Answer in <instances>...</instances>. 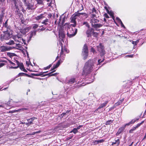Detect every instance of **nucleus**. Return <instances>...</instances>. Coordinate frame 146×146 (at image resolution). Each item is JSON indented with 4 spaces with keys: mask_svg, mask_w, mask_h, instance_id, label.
<instances>
[{
    "mask_svg": "<svg viewBox=\"0 0 146 146\" xmlns=\"http://www.w3.org/2000/svg\"><path fill=\"white\" fill-rule=\"evenodd\" d=\"M91 13V15L90 22L92 26L96 30L97 29L102 27L103 25L101 24L98 23L100 21L97 19L96 17V15L98 14V12L95 7L92 9Z\"/></svg>",
    "mask_w": 146,
    "mask_h": 146,
    "instance_id": "f257e3e1",
    "label": "nucleus"
},
{
    "mask_svg": "<svg viewBox=\"0 0 146 146\" xmlns=\"http://www.w3.org/2000/svg\"><path fill=\"white\" fill-rule=\"evenodd\" d=\"M94 63L92 60H89L85 63L83 69L82 75L90 74L93 70Z\"/></svg>",
    "mask_w": 146,
    "mask_h": 146,
    "instance_id": "f03ea898",
    "label": "nucleus"
},
{
    "mask_svg": "<svg viewBox=\"0 0 146 146\" xmlns=\"http://www.w3.org/2000/svg\"><path fill=\"white\" fill-rule=\"evenodd\" d=\"M97 50L99 52L101 56H103L106 54L104 45L102 43H100L98 45L96 46Z\"/></svg>",
    "mask_w": 146,
    "mask_h": 146,
    "instance_id": "7ed1b4c3",
    "label": "nucleus"
},
{
    "mask_svg": "<svg viewBox=\"0 0 146 146\" xmlns=\"http://www.w3.org/2000/svg\"><path fill=\"white\" fill-rule=\"evenodd\" d=\"M81 55L84 60L86 59L88 56V47L86 44H84L82 47Z\"/></svg>",
    "mask_w": 146,
    "mask_h": 146,
    "instance_id": "20e7f679",
    "label": "nucleus"
},
{
    "mask_svg": "<svg viewBox=\"0 0 146 146\" xmlns=\"http://www.w3.org/2000/svg\"><path fill=\"white\" fill-rule=\"evenodd\" d=\"M3 34H1L0 36V40L2 42L9 39L11 37V32L4 31Z\"/></svg>",
    "mask_w": 146,
    "mask_h": 146,
    "instance_id": "39448f33",
    "label": "nucleus"
},
{
    "mask_svg": "<svg viewBox=\"0 0 146 146\" xmlns=\"http://www.w3.org/2000/svg\"><path fill=\"white\" fill-rule=\"evenodd\" d=\"M77 29L76 28H75L74 29L72 28L69 29L68 30L67 33L68 37L71 38L77 34Z\"/></svg>",
    "mask_w": 146,
    "mask_h": 146,
    "instance_id": "423d86ee",
    "label": "nucleus"
},
{
    "mask_svg": "<svg viewBox=\"0 0 146 146\" xmlns=\"http://www.w3.org/2000/svg\"><path fill=\"white\" fill-rule=\"evenodd\" d=\"M14 3L15 4V15L18 16L19 17H22L23 16L22 13H21V11L19 9V6L17 5V2L15 0H14Z\"/></svg>",
    "mask_w": 146,
    "mask_h": 146,
    "instance_id": "0eeeda50",
    "label": "nucleus"
},
{
    "mask_svg": "<svg viewBox=\"0 0 146 146\" xmlns=\"http://www.w3.org/2000/svg\"><path fill=\"white\" fill-rule=\"evenodd\" d=\"M24 4L25 6L27 7L26 9L35 10L36 8V7L34 6V4L33 3H28L26 2V3Z\"/></svg>",
    "mask_w": 146,
    "mask_h": 146,
    "instance_id": "6e6552de",
    "label": "nucleus"
},
{
    "mask_svg": "<svg viewBox=\"0 0 146 146\" xmlns=\"http://www.w3.org/2000/svg\"><path fill=\"white\" fill-rule=\"evenodd\" d=\"M13 48L11 47L2 45L0 46V52H3L12 50Z\"/></svg>",
    "mask_w": 146,
    "mask_h": 146,
    "instance_id": "1a4fd4ad",
    "label": "nucleus"
},
{
    "mask_svg": "<svg viewBox=\"0 0 146 146\" xmlns=\"http://www.w3.org/2000/svg\"><path fill=\"white\" fill-rule=\"evenodd\" d=\"M31 29V27H29L24 28H22L20 29V32L23 35H25L27 33L29 32Z\"/></svg>",
    "mask_w": 146,
    "mask_h": 146,
    "instance_id": "9d476101",
    "label": "nucleus"
},
{
    "mask_svg": "<svg viewBox=\"0 0 146 146\" xmlns=\"http://www.w3.org/2000/svg\"><path fill=\"white\" fill-rule=\"evenodd\" d=\"M108 103V101H106L105 102L102 104L99 107H98L94 111V112H96L97 113L100 112L98 111V110L101 109L102 108H103L104 107L106 106L107 104Z\"/></svg>",
    "mask_w": 146,
    "mask_h": 146,
    "instance_id": "9b49d317",
    "label": "nucleus"
},
{
    "mask_svg": "<svg viewBox=\"0 0 146 146\" xmlns=\"http://www.w3.org/2000/svg\"><path fill=\"white\" fill-rule=\"evenodd\" d=\"M13 38L16 42L22 43V42H23V38L20 36L19 35H17L13 37Z\"/></svg>",
    "mask_w": 146,
    "mask_h": 146,
    "instance_id": "f8f14e48",
    "label": "nucleus"
},
{
    "mask_svg": "<svg viewBox=\"0 0 146 146\" xmlns=\"http://www.w3.org/2000/svg\"><path fill=\"white\" fill-rule=\"evenodd\" d=\"M77 17H75L72 15L70 18V22L73 24L71 25L73 27H75L77 25V22L76 21Z\"/></svg>",
    "mask_w": 146,
    "mask_h": 146,
    "instance_id": "ddd939ff",
    "label": "nucleus"
},
{
    "mask_svg": "<svg viewBox=\"0 0 146 146\" xmlns=\"http://www.w3.org/2000/svg\"><path fill=\"white\" fill-rule=\"evenodd\" d=\"M94 30L92 28H88L86 32V34L87 35V37L88 38L91 37L92 31Z\"/></svg>",
    "mask_w": 146,
    "mask_h": 146,
    "instance_id": "4468645a",
    "label": "nucleus"
},
{
    "mask_svg": "<svg viewBox=\"0 0 146 146\" xmlns=\"http://www.w3.org/2000/svg\"><path fill=\"white\" fill-rule=\"evenodd\" d=\"M37 118L36 117H33L29 119H27V123H26L25 124L28 126H29L30 125L33 124V121L34 120L37 119Z\"/></svg>",
    "mask_w": 146,
    "mask_h": 146,
    "instance_id": "2eb2a0df",
    "label": "nucleus"
},
{
    "mask_svg": "<svg viewBox=\"0 0 146 146\" xmlns=\"http://www.w3.org/2000/svg\"><path fill=\"white\" fill-rule=\"evenodd\" d=\"M120 143V139L118 138H115V142H112L111 145H116L117 146H118Z\"/></svg>",
    "mask_w": 146,
    "mask_h": 146,
    "instance_id": "dca6fc26",
    "label": "nucleus"
},
{
    "mask_svg": "<svg viewBox=\"0 0 146 146\" xmlns=\"http://www.w3.org/2000/svg\"><path fill=\"white\" fill-rule=\"evenodd\" d=\"M56 71V70H53V71H52L51 72L48 73L47 74H44V75H43V76H56L57 74H58V73H56L54 74H52V73Z\"/></svg>",
    "mask_w": 146,
    "mask_h": 146,
    "instance_id": "f3484780",
    "label": "nucleus"
},
{
    "mask_svg": "<svg viewBox=\"0 0 146 146\" xmlns=\"http://www.w3.org/2000/svg\"><path fill=\"white\" fill-rule=\"evenodd\" d=\"M36 31H31L29 33V40H31L33 36L35 35L36 34Z\"/></svg>",
    "mask_w": 146,
    "mask_h": 146,
    "instance_id": "a211bd4d",
    "label": "nucleus"
},
{
    "mask_svg": "<svg viewBox=\"0 0 146 146\" xmlns=\"http://www.w3.org/2000/svg\"><path fill=\"white\" fill-rule=\"evenodd\" d=\"M45 17L44 16V14H42L40 15L35 17V19L37 21H38L42 19L43 18Z\"/></svg>",
    "mask_w": 146,
    "mask_h": 146,
    "instance_id": "6ab92c4d",
    "label": "nucleus"
},
{
    "mask_svg": "<svg viewBox=\"0 0 146 146\" xmlns=\"http://www.w3.org/2000/svg\"><path fill=\"white\" fill-rule=\"evenodd\" d=\"M125 127H122L119 128L118 131L117 132L116 134V135L117 136L119 135L121 132H122L125 129Z\"/></svg>",
    "mask_w": 146,
    "mask_h": 146,
    "instance_id": "aec40b11",
    "label": "nucleus"
},
{
    "mask_svg": "<svg viewBox=\"0 0 146 146\" xmlns=\"http://www.w3.org/2000/svg\"><path fill=\"white\" fill-rule=\"evenodd\" d=\"M19 68L22 71L25 72H27V71L25 69V68L24 65L23 63H21V64L19 66Z\"/></svg>",
    "mask_w": 146,
    "mask_h": 146,
    "instance_id": "412c9836",
    "label": "nucleus"
},
{
    "mask_svg": "<svg viewBox=\"0 0 146 146\" xmlns=\"http://www.w3.org/2000/svg\"><path fill=\"white\" fill-rule=\"evenodd\" d=\"M3 28H5L6 29V31H7L8 32H11L12 33V29L10 25H8V26H6Z\"/></svg>",
    "mask_w": 146,
    "mask_h": 146,
    "instance_id": "4be33fe9",
    "label": "nucleus"
},
{
    "mask_svg": "<svg viewBox=\"0 0 146 146\" xmlns=\"http://www.w3.org/2000/svg\"><path fill=\"white\" fill-rule=\"evenodd\" d=\"M65 57V54H60V59L59 60H60V62L62 63L63 60H64Z\"/></svg>",
    "mask_w": 146,
    "mask_h": 146,
    "instance_id": "5701e85b",
    "label": "nucleus"
},
{
    "mask_svg": "<svg viewBox=\"0 0 146 146\" xmlns=\"http://www.w3.org/2000/svg\"><path fill=\"white\" fill-rule=\"evenodd\" d=\"M81 16L82 18H84L85 19L88 18L89 16V15L88 13H81Z\"/></svg>",
    "mask_w": 146,
    "mask_h": 146,
    "instance_id": "b1692460",
    "label": "nucleus"
},
{
    "mask_svg": "<svg viewBox=\"0 0 146 146\" xmlns=\"http://www.w3.org/2000/svg\"><path fill=\"white\" fill-rule=\"evenodd\" d=\"M124 100V98H123L121 100H119L117 103L115 104V105L116 106H117L120 105L122 103V102H123Z\"/></svg>",
    "mask_w": 146,
    "mask_h": 146,
    "instance_id": "393cba45",
    "label": "nucleus"
},
{
    "mask_svg": "<svg viewBox=\"0 0 146 146\" xmlns=\"http://www.w3.org/2000/svg\"><path fill=\"white\" fill-rule=\"evenodd\" d=\"M104 141H105L103 139L99 140H95L94 141V144L96 145L99 143L103 142Z\"/></svg>",
    "mask_w": 146,
    "mask_h": 146,
    "instance_id": "a878e982",
    "label": "nucleus"
},
{
    "mask_svg": "<svg viewBox=\"0 0 146 146\" xmlns=\"http://www.w3.org/2000/svg\"><path fill=\"white\" fill-rule=\"evenodd\" d=\"M18 76H26L30 77H31V76L27 74L21 72L20 73L18 74Z\"/></svg>",
    "mask_w": 146,
    "mask_h": 146,
    "instance_id": "bb28decb",
    "label": "nucleus"
},
{
    "mask_svg": "<svg viewBox=\"0 0 146 146\" xmlns=\"http://www.w3.org/2000/svg\"><path fill=\"white\" fill-rule=\"evenodd\" d=\"M64 37V34L62 35V39H61L60 40V42L59 44L62 48H63V44L62 43V42H64L63 41V38Z\"/></svg>",
    "mask_w": 146,
    "mask_h": 146,
    "instance_id": "cd10ccee",
    "label": "nucleus"
},
{
    "mask_svg": "<svg viewBox=\"0 0 146 146\" xmlns=\"http://www.w3.org/2000/svg\"><path fill=\"white\" fill-rule=\"evenodd\" d=\"M81 15V13H79V12L78 13L77 12H75L72 15L75 17H80Z\"/></svg>",
    "mask_w": 146,
    "mask_h": 146,
    "instance_id": "c85d7f7f",
    "label": "nucleus"
},
{
    "mask_svg": "<svg viewBox=\"0 0 146 146\" xmlns=\"http://www.w3.org/2000/svg\"><path fill=\"white\" fill-rule=\"evenodd\" d=\"M110 16H111L112 18L113 19V20L115 22V17L114 15V13L112 11H110L109 13H108Z\"/></svg>",
    "mask_w": 146,
    "mask_h": 146,
    "instance_id": "c756f323",
    "label": "nucleus"
},
{
    "mask_svg": "<svg viewBox=\"0 0 146 146\" xmlns=\"http://www.w3.org/2000/svg\"><path fill=\"white\" fill-rule=\"evenodd\" d=\"M60 60H58L56 64H54L53 66L55 69L57 68L60 65V63H62L61 62H60Z\"/></svg>",
    "mask_w": 146,
    "mask_h": 146,
    "instance_id": "7c9ffc66",
    "label": "nucleus"
},
{
    "mask_svg": "<svg viewBox=\"0 0 146 146\" xmlns=\"http://www.w3.org/2000/svg\"><path fill=\"white\" fill-rule=\"evenodd\" d=\"M7 55L11 58L12 57L15 56L16 55V54L14 53H12L10 52L7 53Z\"/></svg>",
    "mask_w": 146,
    "mask_h": 146,
    "instance_id": "2f4dec72",
    "label": "nucleus"
},
{
    "mask_svg": "<svg viewBox=\"0 0 146 146\" xmlns=\"http://www.w3.org/2000/svg\"><path fill=\"white\" fill-rule=\"evenodd\" d=\"M19 18H20L22 23L23 24H26V21L24 20V18L23 16H22V17H19Z\"/></svg>",
    "mask_w": 146,
    "mask_h": 146,
    "instance_id": "473e14b6",
    "label": "nucleus"
},
{
    "mask_svg": "<svg viewBox=\"0 0 146 146\" xmlns=\"http://www.w3.org/2000/svg\"><path fill=\"white\" fill-rule=\"evenodd\" d=\"M15 44V42L13 40H10L9 42H6V44L9 45H12Z\"/></svg>",
    "mask_w": 146,
    "mask_h": 146,
    "instance_id": "72a5a7b5",
    "label": "nucleus"
},
{
    "mask_svg": "<svg viewBox=\"0 0 146 146\" xmlns=\"http://www.w3.org/2000/svg\"><path fill=\"white\" fill-rule=\"evenodd\" d=\"M31 75L32 76H42V75H43L42 73L40 72L38 74H34V73H32Z\"/></svg>",
    "mask_w": 146,
    "mask_h": 146,
    "instance_id": "f704fd0d",
    "label": "nucleus"
},
{
    "mask_svg": "<svg viewBox=\"0 0 146 146\" xmlns=\"http://www.w3.org/2000/svg\"><path fill=\"white\" fill-rule=\"evenodd\" d=\"M48 20L46 19L43 21L42 22V24H44V25H46L48 24Z\"/></svg>",
    "mask_w": 146,
    "mask_h": 146,
    "instance_id": "c9c22d12",
    "label": "nucleus"
},
{
    "mask_svg": "<svg viewBox=\"0 0 146 146\" xmlns=\"http://www.w3.org/2000/svg\"><path fill=\"white\" fill-rule=\"evenodd\" d=\"M83 25H85V26L88 28H90V25L87 22L85 21L83 23Z\"/></svg>",
    "mask_w": 146,
    "mask_h": 146,
    "instance_id": "e433bc0d",
    "label": "nucleus"
},
{
    "mask_svg": "<svg viewBox=\"0 0 146 146\" xmlns=\"http://www.w3.org/2000/svg\"><path fill=\"white\" fill-rule=\"evenodd\" d=\"M8 19H7L5 23H3V27H5L6 26H8L9 25L8 23Z\"/></svg>",
    "mask_w": 146,
    "mask_h": 146,
    "instance_id": "4c0bfd02",
    "label": "nucleus"
},
{
    "mask_svg": "<svg viewBox=\"0 0 146 146\" xmlns=\"http://www.w3.org/2000/svg\"><path fill=\"white\" fill-rule=\"evenodd\" d=\"M113 120H109L107 121L105 123V124L106 125L110 124L111 123H113Z\"/></svg>",
    "mask_w": 146,
    "mask_h": 146,
    "instance_id": "58836bf2",
    "label": "nucleus"
},
{
    "mask_svg": "<svg viewBox=\"0 0 146 146\" xmlns=\"http://www.w3.org/2000/svg\"><path fill=\"white\" fill-rule=\"evenodd\" d=\"M75 81L76 80L75 78H72L69 80V82L71 84H73L74 83Z\"/></svg>",
    "mask_w": 146,
    "mask_h": 146,
    "instance_id": "ea45409f",
    "label": "nucleus"
},
{
    "mask_svg": "<svg viewBox=\"0 0 146 146\" xmlns=\"http://www.w3.org/2000/svg\"><path fill=\"white\" fill-rule=\"evenodd\" d=\"M78 132V130L76 128H74L70 132V133H73L74 134H75L77 133Z\"/></svg>",
    "mask_w": 146,
    "mask_h": 146,
    "instance_id": "a19ab883",
    "label": "nucleus"
},
{
    "mask_svg": "<svg viewBox=\"0 0 146 146\" xmlns=\"http://www.w3.org/2000/svg\"><path fill=\"white\" fill-rule=\"evenodd\" d=\"M139 119V118H136L134 119H132L130 121V123L131 124H134L136 121H138Z\"/></svg>",
    "mask_w": 146,
    "mask_h": 146,
    "instance_id": "79ce46f5",
    "label": "nucleus"
},
{
    "mask_svg": "<svg viewBox=\"0 0 146 146\" xmlns=\"http://www.w3.org/2000/svg\"><path fill=\"white\" fill-rule=\"evenodd\" d=\"M38 27V25L36 24H34L33 25L32 28L35 30Z\"/></svg>",
    "mask_w": 146,
    "mask_h": 146,
    "instance_id": "37998d69",
    "label": "nucleus"
},
{
    "mask_svg": "<svg viewBox=\"0 0 146 146\" xmlns=\"http://www.w3.org/2000/svg\"><path fill=\"white\" fill-rule=\"evenodd\" d=\"M90 52H92L93 54L96 53V51L95 49L93 47H92L90 49Z\"/></svg>",
    "mask_w": 146,
    "mask_h": 146,
    "instance_id": "c03bdc74",
    "label": "nucleus"
},
{
    "mask_svg": "<svg viewBox=\"0 0 146 146\" xmlns=\"http://www.w3.org/2000/svg\"><path fill=\"white\" fill-rule=\"evenodd\" d=\"M94 31L93 30L92 34L94 37H97L98 36V33L96 32H94Z\"/></svg>",
    "mask_w": 146,
    "mask_h": 146,
    "instance_id": "a18cd8bd",
    "label": "nucleus"
},
{
    "mask_svg": "<svg viewBox=\"0 0 146 146\" xmlns=\"http://www.w3.org/2000/svg\"><path fill=\"white\" fill-rule=\"evenodd\" d=\"M139 40L138 39L135 41H133L132 43L135 45H136L139 42Z\"/></svg>",
    "mask_w": 146,
    "mask_h": 146,
    "instance_id": "49530a36",
    "label": "nucleus"
},
{
    "mask_svg": "<svg viewBox=\"0 0 146 146\" xmlns=\"http://www.w3.org/2000/svg\"><path fill=\"white\" fill-rule=\"evenodd\" d=\"M15 62L17 64V66H16V67H17V68H19V66L20 65V64H21V62H19L17 60H15Z\"/></svg>",
    "mask_w": 146,
    "mask_h": 146,
    "instance_id": "de8ad7c7",
    "label": "nucleus"
},
{
    "mask_svg": "<svg viewBox=\"0 0 146 146\" xmlns=\"http://www.w3.org/2000/svg\"><path fill=\"white\" fill-rule=\"evenodd\" d=\"M52 66V64H50L48 66L45 67L43 69L44 70H46L47 69H49Z\"/></svg>",
    "mask_w": 146,
    "mask_h": 146,
    "instance_id": "09e8293b",
    "label": "nucleus"
},
{
    "mask_svg": "<svg viewBox=\"0 0 146 146\" xmlns=\"http://www.w3.org/2000/svg\"><path fill=\"white\" fill-rule=\"evenodd\" d=\"M144 122V121H143L141 122L140 123H138L136 126V127L138 128L141 125L143 124Z\"/></svg>",
    "mask_w": 146,
    "mask_h": 146,
    "instance_id": "8fccbe9b",
    "label": "nucleus"
},
{
    "mask_svg": "<svg viewBox=\"0 0 146 146\" xmlns=\"http://www.w3.org/2000/svg\"><path fill=\"white\" fill-rule=\"evenodd\" d=\"M37 4H41L42 3L43 1L42 0H37Z\"/></svg>",
    "mask_w": 146,
    "mask_h": 146,
    "instance_id": "3c124183",
    "label": "nucleus"
},
{
    "mask_svg": "<svg viewBox=\"0 0 146 146\" xmlns=\"http://www.w3.org/2000/svg\"><path fill=\"white\" fill-rule=\"evenodd\" d=\"M63 50L64 52H65L66 53H68L69 52L68 50L65 47H64V48H63Z\"/></svg>",
    "mask_w": 146,
    "mask_h": 146,
    "instance_id": "603ef678",
    "label": "nucleus"
},
{
    "mask_svg": "<svg viewBox=\"0 0 146 146\" xmlns=\"http://www.w3.org/2000/svg\"><path fill=\"white\" fill-rule=\"evenodd\" d=\"M81 8H81V9L77 11L78 13L80 11H82V10H84V9L83 6V5L82 4H81Z\"/></svg>",
    "mask_w": 146,
    "mask_h": 146,
    "instance_id": "864d4df0",
    "label": "nucleus"
},
{
    "mask_svg": "<svg viewBox=\"0 0 146 146\" xmlns=\"http://www.w3.org/2000/svg\"><path fill=\"white\" fill-rule=\"evenodd\" d=\"M8 61H9V63H10L11 64H12L13 65V66H15V63H13V62H12L10 60H8Z\"/></svg>",
    "mask_w": 146,
    "mask_h": 146,
    "instance_id": "5fc2aeb1",
    "label": "nucleus"
},
{
    "mask_svg": "<svg viewBox=\"0 0 146 146\" xmlns=\"http://www.w3.org/2000/svg\"><path fill=\"white\" fill-rule=\"evenodd\" d=\"M104 17H106L107 18H109V17L108 15L106 13H105L104 14Z\"/></svg>",
    "mask_w": 146,
    "mask_h": 146,
    "instance_id": "6e6d98bb",
    "label": "nucleus"
},
{
    "mask_svg": "<svg viewBox=\"0 0 146 146\" xmlns=\"http://www.w3.org/2000/svg\"><path fill=\"white\" fill-rule=\"evenodd\" d=\"M5 65V64L3 63H0V68Z\"/></svg>",
    "mask_w": 146,
    "mask_h": 146,
    "instance_id": "4d7b16f0",
    "label": "nucleus"
},
{
    "mask_svg": "<svg viewBox=\"0 0 146 146\" xmlns=\"http://www.w3.org/2000/svg\"><path fill=\"white\" fill-rule=\"evenodd\" d=\"M35 135V133L34 132H33L32 133H28L26 135Z\"/></svg>",
    "mask_w": 146,
    "mask_h": 146,
    "instance_id": "13d9d810",
    "label": "nucleus"
},
{
    "mask_svg": "<svg viewBox=\"0 0 146 146\" xmlns=\"http://www.w3.org/2000/svg\"><path fill=\"white\" fill-rule=\"evenodd\" d=\"M104 8L106 10V11H107L108 13L110 11H109V10L108 9V8H107V7L105 6L104 7Z\"/></svg>",
    "mask_w": 146,
    "mask_h": 146,
    "instance_id": "bf43d9fd",
    "label": "nucleus"
},
{
    "mask_svg": "<svg viewBox=\"0 0 146 146\" xmlns=\"http://www.w3.org/2000/svg\"><path fill=\"white\" fill-rule=\"evenodd\" d=\"M83 127L82 125H80L78 127H77V128H76L77 130H78V129H80L81 127Z\"/></svg>",
    "mask_w": 146,
    "mask_h": 146,
    "instance_id": "052dcab7",
    "label": "nucleus"
},
{
    "mask_svg": "<svg viewBox=\"0 0 146 146\" xmlns=\"http://www.w3.org/2000/svg\"><path fill=\"white\" fill-rule=\"evenodd\" d=\"M131 124V123H130V122H129L128 123L126 124H125V125H124V127L125 128L126 126H129V125H130Z\"/></svg>",
    "mask_w": 146,
    "mask_h": 146,
    "instance_id": "680f3d73",
    "label": "nucleus"
},
{
    "mask_svg": "<svg viewBox=\"0 0 146 146\" xmlns=\"http://www.w3.org/2000/svg\"><path fill=\"white\" fill-rule=\"evenodd\" d=\"M64 51L63 50V48H62L61 50L60 54H64Z\"/></svg>",
    "mask_w": 146,
    "mask_h": 146,
    "instance_id": "e2e57ef3",
    "label": "nucleus"
},
{
    "mask_svg": "<svg viewBox=\"0 0 146 146\" xmlns=\"http://www.w3.org/2000/svg\"><path fill=\"white\" fill-rule=\"evenodd\" d=\"M116 19L119 22H121V20L118 17H117L116 18Z\"/></svg>",
    "mask_w": 146,
    "mask_h": 146,
    "instance_id": "0e129e2a",
    "label": "nucleus"
},
{
    "mask_svg": "<svg viewBox=\"0 0 146 146\" xmlns=\"http://www.w3.org/2000/svg\"><path fill=\"white\" fill-rule=\"evenodd\" d=\"M28 109L27 108H22L20 110H28Z\"/></svg>",
    "mask_w": 146,
    "mask_h": 146,
    "instance_id": "69168bd1",
    "label": "nucleus"
},
{
    "mask_svg": "<svg viewBox=\"0 0 146 146\" xmlns=\"http://www.w3.org/2000/svg\"><path fill=\"white\" fill-rule=\"evenodd\" d=\"M134 131L133 128L131 129H130L129 130V132L130 133H133V131Z\"/></svg>",
    "mask_w": 146,
    "mask_h": 146,
    "instance_id": "338daca9",
    "label": "nucleus"
},
{
    "mask_svg": "<svg viewBox=\"0 0 146 146\" xmlns=\"http://www.w3.org/2000/svg\"><path fill=\"white\" fill-rule=\"evenodd\" d=\"M134 131L133 128L131 129H130L129 130V132L130 133H133V131Z\"/></svg>",
    "mask_w": 146,
    "mask_h": 146,
    "instance_id": "774afa93",
    "label": "nucleus"
}]
</instances>
